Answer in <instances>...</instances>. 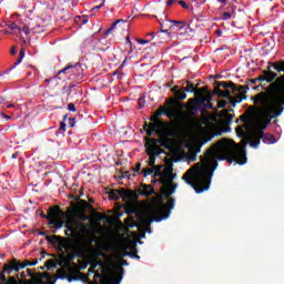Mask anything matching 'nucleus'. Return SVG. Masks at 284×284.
Returning <instances> with one entry per match:
<instances>
[{
    "label": "nucleus",
    "mask_w": 284,
    "mask_h": 284,
    "mask_svg": "<svg viewBox=\"0 0 284 284\" xmlns=\"http://www.w3.org/2000/svg\"><path fill=\"white\" fill-rule=\"evenodd\" d=\"M17 105H19L18 103H9L7 104V108L10 109V108H17Z\"/></svg>",
    "instance_id": "0e129e2a"
},
{
    "label": "nucleus",
    "mask_w": 284,
    "mask_h": 284,
    "mask_svg": "<svg viewBox=\"0 0 284 284\" xmlns=\"http://www.w3.org/2000/svg\"><path fill=\"white\" fill-rule=\"evenodd\" d=\"M8 28H10V30H19V26H17V23H10L8 24Z\"/></svg>",
    "instance_id": "6e6d98bb"
},
{
    "label": "nucleus",
    "mask_w": 284,
    "mask_h": 284,
    "mask_svg": "<svg viewBox=\"0 0 284 284\" xmlns=\"http://www.w3.org/2000/svg\"><path fill=\"white\" fill-rule=\"evenodd\" d=\"M68 110H69V112H77V106H74V103H69Z\"/></svg>",
    "instance_id": "603ef678"
},
{
    "label": "nucleus",
    "mask_w": 284,
    "mask_h": 284,
    "mask_svg": "<svg viewBox=\"0 0 284 284\" xmlns=\"http://www.w3.org/2000/svg\"><path fill=\"white\" fill-rule=\"evenodd\" d=\"M133 170L136 173L141 172V163L135 164V168Z\"/></svg>",
    "instance_id": "bf43d9fd"
},
{
    "label": "nucleus",
    "mask_w": 284,
    "mask_h": 284,
    "mask_svg": "<svg viewBox=\"0 0 284 284\" xmlns=\"http://www.w3.org/2000/svg\"><path fill=\"white\" fill-rule=\"evenodd\" d=\"M138 104L140 105V108H143L145 105V103H143V99H139Z\"/></svg>",
    "instance_id": "69168bd1"
},
{
    "label": "nucleus",
    "mask_w": 284,
    "mask_h": 284,
    "mask_svg": "<svg viewBox=\"0 0 284 284\" xmlns=\"http://www.w3.org/2000/svg\"><path fill=\"white\" fill-rule=\"evenodd\" d=\"M39 263V260H33L30 262L29 260H24L23 262L18 258L10 260L7 264L2 266V272H0V281L6 282V274L10 276L12 272H19L20 270H26V267H34Z\"/></svg>",
    "instance_id": "423d86ee"
},
{
    "label": "nucleus",
    "mask_w": 284,
    "mask_h": 284,
    "mask_svg": "<svg viewBox=\"0 0 284 284\" xmlns=\"http://www.w3.org/2000/svg\"><path fill=\"white\" fill-rule=\"evenodd\" d=\"M18 30H19V32H23L24 34H30V27H28L26 24L22 27V29L19 28Z\"/></svg>",
    "instance_id": "c03bdc74"
},
{
    "label": "nucleus",
    "mask_w": 284,
    "mask_h": 284,
    "mask_svg": "<svg viewBox=\"0 0 284 284\" xmlns=\"http://www.w3.org/2000/svg\"><path fill=\"white\" fill-rule=\"evenodd\" d=\"M120 23L122 24V26H120V28H125V24L128 23V20H123V19H118V20H115V21L112 23L111 28H109V29L104 32V36L108 37L109 34H112V32H114V28H116V26H119Z\"/></svg>",
    "instance_id": "5701e85b"
},
{
    "label": "nucleus",
    "mask_w": 284,
    "mask_h": 284,
    "mask_svg": "<svg viewBox=\"0 0 284 284\" xmlns=\"http://www.w3.org/2000/svg\"><path fill=\"white\" fill-rule=\"evenodd\" d=\"M47 241L51 245H58V251L61 252L59 255L60 261H63V250L70 248V242L65 239H63L61 235H47Z\"/></svg>",
    "instance_id": "1a4fd4ad"
},
{
    "label": "nucleus",
    "mask_w": 284,
    "mask_h": 284,
    "mask_svg": "<svg viewBox=\"0 0 284 284\" xmlns=\"http://www.w3.org/2000/svg\"><path fill=\"white\" fill-rule=\"evenodd\" d=\"M175 101H185L187 99V94H185V89H180L174 94Z\"/></svg>",
    "instance_id": "cd10ccee"
},
{
    "label": "nucleus",
    "mask_w": 284,
    "mask_h": 284,
    "mask_svg": "<svg viewBox=\"0 0 284 284\" xmlns=\"http://www.w3.org/2000/svg\"><path fill=\"white\" fill-rule=\"evenodd\" d=\"M38 283L39 284H55L57 281L52 280L49 273H38Z\"/></svg>",
    "instance_id": "412c9836"
},
{
    "label": "nucleus",
    "mask_w": 284,
    "mask_h": 284,
    "mask_svg": "<svg viewBox=\"0 0 284 284\" xmlns=\"http://www.w3.org/2000/svg\"><path fill=\"white\" fill-rule=\"evenodd\" d=\"M178 3H179V6H181L184 10L190 9V6H187V3H185V1H183V0L178 1Z\"/></svg>",
    "instance_id": "8fccbe9b"
},
{
    "label": "nucleus",
    "mask_w": 284,
    "mask_h": 284,
    "mask_svg": "<svg viewBox=\"0 0 284 284\" xmlns=\"http://www.w3.org/2000/svg\"><path fill=\"white\" fill-rule=\"evenodd\" d=\"M40 216H41V219H48V215H45V213L41 210H40Z\"/></svg>",
    "instance_id": "338daca9"
},
{
    "label": "nucleus",
    "mask_w": 284,
    "mask_h": 284,
    "mask_svg": "<svg viewBox=\"0 0 284 284\" xmlns=\"http://www.w3.org/2000/svg\"><path fill=\"white\" fill-rule=\"evenodd\" d=\"M149 128L155 132V134H161V131L165 128V122L156 121L149 123Z\"/></svg>",
    "instance_id": "393cba45"
},
{
    "label": "nucleus",
    "mask_w": 284,
    "mask_h": 284,
    "mask_svg": "<svg viewBox=\"0 0 284 284\" xmlns=\"http://www.w3.org/2000/svg\"><path fill=\"white\" fill-rule=\"evenodd\" d=\"M80 219H81V221H88V219H90L88 215H85V213H81V215H80Z\"/></svg>",
    "instance_id": "052dcab7"
},
{
    "label": "nucleus",
    "mask_w": 284,
    "mask_h": 284,
    "mask_svg": "<svg viewBox=\"0 0 284 284\" xmlns=\"http://www.w3.org/2000/svg\"><path fill=\"white\" fill-rule=\"evenodd\" d=\"M193 94H195V97H203V95H204L203 89H201V88H195Z\"/></svg>",
    "instance_id": "a18cd8bd"
},
{
    "label": "nucleus",
    "mask_w": 284,
    "mask_h": 284,
    "mask_svg": "<svg viewBox=\"0 0 284 284\" xmlns=\"http://www.w3.org/2000/svg\"><path fill=\"white\" fill-rule=\"evenodd\" d=\"M179 85H175L171 89V92H173L174 94H176V92H179Z\"/></svg>",
    "instance_id": "e2e57ef3"
},
{
    "label": "nucleus",
    "mask_w": 284,
    "mask_h": 284,
    "mask_svg": "<svg viewBox=\"0 0 284 284\" xmlns=\"http://www.w3.org/2000/svg\"><path fill=\"white\" fill-rule=\"evenodd\" d=\"M162 168H163V165H154V166H152L154 176H160V180H161L162 176H165V174H168V173H165L163 175L161 174V169Z\"/></svg>",
    "instance_id": "7c9ffc66"
},
{
    "label": "nucleus",
    "mask_w": 284,
    "mask_h": 284,
    "mask_svg": "<svg viewBox=\"0 0 284 284\" xmlns=\"http://www.w3.org/2000/svg\"><path fill=\"white\" fill-rule=\"evenodd\" d=\"M253 139H261L266 145H272V143H276V138H274V135L262 131H260L257 135H255Z\"/></svg>",
    "instance_id": "a211bd4d"
},
{
    "label": "nucleus",
    "mask_w": 284,
    "mask_h": 284,
    "mask_svg": "<svg viewBox=\"0 0 284 284\" xmlns=\"http://www.w3.org/2000/svg\"><path fill=\"white\" fill-rule=\"evenodd\" d=\"M278 74L276 72L272 71V67H267V70L263 71V74L255 78L256 81H266V83H272V81H274L273 85L276 90V92H274V94L278 93V90L276 89V81H278Z\"/></svg>",
    "instance_id": "9b49d317"
},
{
    "label": "nucleus",
    "mask_w": 284,
    "mask_h": 284,
    "mask_svg": "<svg viewBox=\"0 0 284 284\" xmlns=\"http://www.w3.org/2000/svg\"><path fill=\"white\" fill-rule=\"evenodd\" d=\"M149 125H148V122H145V124H144V130H145V132H146V136H153L154 134H156V132L155 131H153V129L152 128H149Z\"/></svg>",
    "instance_id": "f704fd0d"
},
{
    "label": "nucleus",
    "mask_w": 284,
    "mask_h": 284,
    "mask_svg": "<svg viewBox=\"0 0 284 284\" xmlns=\"http://www.w3.org/2000/svg\"><path fill=\"white\" fill-rule=\"evenodd\" d=\"M125 212H126V214H135L136 213V209L130 206V207H126Z\"/></svg>",
    "instance_id": "3c124183"
},
{
    "label": "nucleus",
    "mask_w": 284,
    "mask_h": 284,
    "mask_svg": "<svg viewBox=\"0 0 284 284\" xmlns=\"http://www.w3.org/2000/svg\"><path fill=\"white\" fill-rule=\"evenodd\" d=\"M175 200L171 197L168 200V204H163L162 202L155 203L150 209L151 217H143L141 220V225L145 227H150L152 223H161V221H165V219L170 217L172 214V210H174Z\"/></svg>",
    "instance_id": "20e7f679"
},
{
    "label": "nucleus",
    "mask_w": 284,
    "mask_h": 284,
    "mask_svg": "<svg viewBox=\"0 0 284 284\" xmlns=\"http://www.w3.org/2000/svg\"><path fill=\"white\" fill-rule=\"evenodd\" d=\"M173 105H176V100L173 98H170L166 102H164V106H160L156 111L155 114L151 116V123H156L159 120V116H168L169 119H172V111H170L168 108H173Z\"/></svg>",
    "instance_id": "6e6552de"
},
{
    "label": "nucleus",
    "mask_w": 284,
    "mask_h": 284,
    "mask_svg": "<svg viewBox=\"0 0 284 284\" xmlns=\"http://www.w3.org/2000/svg\"><path fill=\"white\" fill-rule=\"evenodd\" d=\"M217 161H227V163H236L237 165H245L247 163V155L245 148H240L234 141L220 140L211 146L201 161L189 169L182 176L186 185H191L196 194H203L210 190L212 185V178L216 168Z\"/></svg>",
    "instance_id": "f257e3e1"
},
{
    "label": "nucleus",
    "mask_w": 284,
    "mask_h": 284,
    "mask_svg": "<svg viewBox=\"0 0 284 284\" xmlns=\"http://www.w3.org/2000/svg\"><path fill=\"white\" fill-rule=\"evenodd\" d=\"M65 122H60V129L57 131V136H59V134H63V132H65Z\"/></svg>",
    "instance_id": "37998d69"
},
{
    "label": "nucleus",
    "mask_w": 284,
    "mask_h": 284,
    "mask_svg": "<svg viewBox=\"0 0 284 284\" xmlns=\"http://www.w3.org/2000/svg\"><path fill=\"white\" fill-rule=\"evenodd\" d=\"M201 89H202V94H210V93L213 92V91H211L210 88H207V87H202Z\"/></svg>",
    "instance_id": "864d4df0"
},
{
    "label": "nucleus",
    "mask_w": 284,
    "mask_h": 284,
    "mask_svg": "<svg viewBox=\"0 0 284 284\" xmlns=\"http://www.w3.org/2000/svg\"><path fill=\"white\" fill-rule=\"evenodd\" d=\"M273 68L276 70V72H284V60L274 62Z\"/></svg>",
    "instance_id": "c85d7f7f"
},
{
    "label": "nucleus",
    "mask_w": 284,
    "mask_h": 284,
    "mask_svg": "<svg viewBox=\"0 0 284 284\" xmlns=\"http://www.w3.org/2000/svg\"><path fill=\"white\" fill-rule=\"evenodd\" d=\"M232 14H234V11L233 12H230V11L223 12L221 16V19L223 21H227V20L232 19Z\"/></svg>",
    "instance_id": "e433bc0d"
},
{
    "label": "nucleus",
    "mask_w": 284,
    "mask_h": 284,
    "mask_svg": "<svg viewBox=\"0 0 284 284\" xmlns=\"http://www.w3.org/2000/svg\"><path fill=\"white\" fill-rule=\"evenodd\" d=\"M61 213V209L57 205L50 206L49 212L47 214V221H52V219H58Z\"/></svg>",
    "instance_id": "b1692460"
},
{
    "label": "nucleus",
    "mask_w": 284,
    "mask_h": 284,
    "mask_svg": "<svg viewBox=\"0 0 284 284\" xmlns=\"http://www.w3.org/2000/svg\"><path fill=\"white\" fill-rule=\"evenodd\" d=\"M143 176H150L151 174H154V169L151 166L142 170Z\"/></svg>",
    "instance_id": "58836bf2"
},
{
    "label": "nucleus",
    "mask_w": 284,
    "mask_h": 284,
    "mask_svg": "<svg viewBox=\"0 0 284 284\" xmlns=\"http://www.w3.org/2000/svg\"><path fill=\"white\" fill-rule=\"evenodd\" d=\"M203 108H205V110H213L214 104H212V102H204Z\"/></svg>",
    "instance_id": "de8ad7c7"
},
{
    "label": "nucleus",
    "mask_w": 284,
    "mask_h": 284,
    "mask_svg": "<svg viewBox=\"0 0 284 284\" xmlns=\"http://www.w3.org/2000/svg\"><path fill=\"white\" fill-rule=\"evenodd\" d=\"M125 43H128L132 50V40H130V36H126Z\"/></svg>",
    "instance_id": "680f3d73"
},
{
    "label": "nucleus",
    "mask_w": 284,
    "mask_h": 284,
    "mask_svg": "<svg viewBox=\"0 0 284 284\" xmlns=\"http://www.w3.org/2000/svg\"><path fill=\"white\" fill-rule=\"evenodd\" d=\"M26 272H27V274H26ZM26 272H22V273H20V274H17V275H16V278H18L17 281H26V278H28V277L34 278V275H33V273H32V270L27 268Z\"/></svg>",
    "instance_id": "a878e982"
},
{
    "label": "nucleus",
    "mask_w": 284,
    "mask_h": 284,
    "mask_svg": "<svg viewBox=\"0 0 284 284\" xmlns=\"http://www.w3.org/2000/svg\"><path fill=\"white\" fill-rule=\"evenodd\" d=\"M174 181V176L170 175V174H165L160 179V183L162 185H165V183H169L171 186H166L165 189V196L166 199H169V201L172 199V196H170L171 194H174V192H176V187H179V185L176 183H173ZM173 187V190H172Z\"/></svg>",
    "instance_id": "f8f14e48"
},
{
    "label": "nucleus",
    "mask_w": 284,
    "mask_h": 284,
    "mask_svg": "<svg viewBox=\"0 0 284 284\" xmlns=\"http://www.w3.org/2000/svg\"><path fill=\"white\" fill-rule=\"evenodd\" d=\"M83 203V209L87 210V207H90V205L85 202V201H82Z\"/></svg>",
    "instance_id": "774afa93"
},
{
    "label": "nucleus",
    "mask_w": 284,
    "mask_h": 284,
    "mask_svg": "<svg viewBox=\"0 0 284 284\" xmlns=\"http://www.w3.org/2000/svg\"><path fill=\"white\" fill-rule=\"evenodd\" d=\"M174 28H176V31L180 32V34H189L193 32L190 24H187L185 21H173Z\"/></svg>",
    "instance_id": "dca6fc26"
},
{
    "label": "nucleus",
    "mask_w": 284,
    "mask_h": 284,
    "mask_svg": "<svg viewBox=\"0 0 284 284\" xmlns=\"http://www.w3.org/2000/svg\"><path fill=\"white\" fill-rule=\"evenodd\" d=\"M205 105V100H200V98H191L186 104V109L189 114H191V121H193L194 125H199V122L194 119L196 114H199V110Z\"/></svg>",
    "instance_id": "0eeeda50"
},
{
    "label": "nucleus",
    "mask_w": 284,
    "mask_h": 284,
    "mask_svg": "<svg viewBox=\"0 0 284 284\" xmlns=\"http://www.w3.org/2000/svg\"><path fill=\"white\" fill-rule=\"evenodd\" d=\"M132 193L125 191V189L121 187L119 190L112 189L109 191V199L111 201H119V199H131Z\"/></svg>",
    "instance_id": "4468645a"
},
{
    "label": "nucleus",
    "mask_w": 284,
    "mask_h": 284,
    "mask_svg": "<svg viewBox=\"0 0 284 284\" xmlns=\"http://www.w3.org/2000/svg\"><path fill=\"white\" fill-rule=\"evenodd\" d=\"M245 128H247V124L236 128L237 136H240L241 139H247L251 148H254V149L258 148V145H261V139H255V141L252 140V136L245 133Z\"/></svg>",
    "instance_id": "ddd939ff"
},
{
    "label": "nucleus",
    "mask_w": 284,
    "mask_h": 284,
    "mask_svg": "<svg viewBox=\"0 0 284 284\" xmlns=\"http://www.w3.org/2000/svg\"><path fill=\"white\" fill-rule=\"evenodd\" d=\"M164 21L160 22V32L164 34H170V30H174V21L175 20H168V17H164Z\"/></svg>",
    "instance_id": "aec40b11"
},
{
    "label": "nucleus",
    "mask_w": 284,
    "mask_h": 284,
    "mask_svg": "<svg viewBox=\"0 0 284 284\" xmlns=\"http://www.w3.org/2000/svg\"><path fill=\"white\" fill-rule=\"evenodd\" d=\"M133 252H124L123 256H130V258H134L138 254L136 246H133Z\"/></svg>",
    "instance_id": "ea45409f"
},
{
    "label": "nucleus",
    "mask_w": 284,
    "mask_h": 284,
    "mask_svg": "<svg viewBox=\"0 0 284 284\" xmlns=\"http://www.w3.org/2000/svg\"><path fill=\"white\" fill-rule=\"evenodd\" d=\"M44 267H47V270H50L51 267H57V263H54V260H48L44 264Z\"/></svg>",
    "instance_id": "a19ab883"
},
{
    "label": "nucleus",
    "mask_w": 284,
    "mask_h": 284,
    "mask_svg": "<svg viewBox=\"0 0 284 284\" xmlns=\"http://www.w3.org/2000/svg\"><path fill=\"white\" fill-rule=\"evenodd\" d=\"M138 43H140L141 45H145L146 43H150V41L143 40V39H138Z\"/></svg>",
    "instance_id": "13d9d810"
},
{
    "label": "nucleus",
    "mask_w": 284,
    "mask_h": 284,
    "mask_svg": "<svg viewBox=\"0 0 284 284\" xmlns=\"http://www.w3.org/2000/svg\"><path fill=\"white\" fill-rule=\"evenodd\" d=\"M183 89L184 92H191V94H194V90H196V87H194V83L186 81V87Z\"/></svg>",
    "instance_id": "2f4dec72"
},
{
    "label": "nucleus",
    "mask_w": 284,
    "mask_h": 284,
    "mask_svg": "<svg viewBox=\"0 0 284 284\" xmlns=\"http://www.w3.org/2000/svg\"><path fill=\"white\" fill-rule=\"evenodd\" d=\"M160 148H164L165 150H170V148H172V139L161 136L160 138Z\"/></svg>",
    "instance_id": "bb28decb"
},
{
    "label": "nucleus",
    "mask_w": 284,
    "mask_h": 284,
    "mask_svg": "<svg viewBox=\"0 0 284 284\" xmlns=\"http://www.w3.org/2000/svg\"><path fill=\"white\" fill-rule=\"evenodd\" d=\"M123 267H120L119 274L115 276H109L106 278L108 284H121V281H123Z\"/></svg>",
    "instance_id": "4be33fe9"
},
{
    "label": "nucleus",
    "mask_w": 284,
    "mask_h": 284,
    "mask_svg": "<svg viewBox=\"0 0 284 284\" xmlns=\"http://www.w3.org/2000/svg\"><path fill=\"white\" fill-rule=\"evenodd\" d=\"M277 93H272L264 104L260 126L253 132V138L258 136V132L267 129L272 119H278L284 110V74L275 81Z\"/></svg>",
    "instance_id": "f03ea898"
},
{
    "label": "nucleus",
    "mask_w": 284,
    "mask_h": 284,
    "mask_svg": "<svg viewBox=\"0 0 284 284\" xmlns=\"http://www.w3.org/2000/svg\"><path fill=\"white\" fill-rule=\"evenodd\" d=\"M222 116L225 119L226 123L230 124L234 121V114L227 113V110H224V114Z\"/></svg>",
    "instance_id": "473e14b6"
},
{
    "label": "nucleus",
    "mask_w": 284,
    "mask_h": 284,
    "mask_svg": "<svg viewBox=\"0 0 284 284\" xmlns=\"http://www.w3.org/2000/svg\"><path fill=\"white\" fill-rule=\"evenodd\" d=\"M256 78L253 80H247L245 85L235 84L232 81H215L214 93L219 94V99H229L232 108H236V103H241L247 97V90L253 85H256Z\"/></svg>",
    "instance_id": "7ed1b4c3"
},
{
    "label": "nucleus",
    "mask_w": 284,
    "mask_h": 284,
    "mask_svg": "<svg viewBox=\"0 0 284 284\" xmlns=\"http://www.w3.org/2000/svg\"><path fill=\"white\" fill-rule=\"evenodd\" d=\"M23 57H26V50H21L20 51V55H19V58L16 60V62H14V67H17V65H19L20 63H21V61H23Z\"/></svg>",
    "instance_id": "c9c22d12"
},
{
    "label": "nucleus",
    "mask_w": 284,
    "mask_h": 284,
    "mask_svg": "<svg viewBox=\"0 0 284 284\" xmlns=\"http://www.w3.org/2000/svg\"><path fill=\"white\" fill-rule=\"evenodd\" d=\"M77 125V119L75 118H69V128H74Z\"/></svg>",
    "instance_id": "09e8293b"
},
{
    "label": "nucleus",
    "mask_w": 284,
    "mask_h": 284,
    "mask_svg": "<svg viewBox=\"0 0 284 284\" xmlns=\"http://www.w3.org/2000/svg\"><path fill=\"white\" fill-rule=\"evenodd\" d=\"M32 30L36 34H41V32H45V29L41 24L33 27Z\"/></svg>",
    "instance_id": "4c0bfd02"
},
{
    "label": "nucleus",
    "mask_w": 284,
    "mask_h": 284,
    "mask_svg": "<svg viewBox=\"0 0 284 284\" xmlns=\"http://www.w3.org/2000/svg\"><path fill=\"white\" fill-rule=\"evenodd\" d=\"M225 105H227V101H225V100H221L220 102H217V109L219 110L225 108Z\"/></svg>",
    "instance_id": "49530a36"
},
{
    "label": "nucleus",
    "mask_w": 284,
    "mask_h": 284,
    "mask_svg": "<svg viewBox=\"0 0 284 284\" xmlns=\"http://www.w3.org/2000/svg\"><path fill=\"white\" fill-rule=\"evenodd\" d=\"M214 94H216V97H219V93H215V92H214V89H213V92H212V93H207L206 97H204V98H199V99H200V100H204V103L212 102V97H214Z\"/></svg>",
    "instance_id": "72a5a7b5"
},
{
    "label": "nucleus",
    "mask_w": 284,
    "mask_h": 284,
    "mask_svg": "<svg viewBox=\"0 0 284 284\" xmlns=\"http://www.w3.org/2000/svg\"><path fill=\"white\" fill-rule=\"evenodd\" d=\"M93 213L95 214L98 221H105L108 216L103 215L102 213L97 212V210H93Z\"/></svg>",
    "instance_id": "79ce46f5"
},
{
    "label": "nucleus",
    "mask_w": 284,
    "mask_h": 284,
    "mask_svg": "<svg viewBox=\"0 0 284 284\" xmlns=\"http://www.w3.org/2000/svg\"><path fill=\"white\" fill-rule=\"evenodd\" d=\"M146 143L150 145L148 149V152L150 154H163V150H161V138L155 139V138H148Z\"/></svg>",
    "instance_id": "2eb2a0df"
},
{
    "label": "nucleus",
    "mask_w": 284,
    "mask_h": 284,
    "mask_svg": "<svg viewBox=\"0 0 284 284\" xmlns=\"http://www.w3.org/2000/svg\"><path fill=\"white\" fill-rule=\"evenodd\" d=\"M138 194L140 196H152V194H156L154 187L151 184H141L140 189L138 190Z\"/></svg>",
    "instance_id": "6ab92c4d"
},
{
    "label": "nucleus",
    "mask_w": 284,
    "mask_h": 284,
    "mask_svg": "<svg viewBox=\"0 0 284 284\" xmlns=\"http://www.w3.org/2000/svg\"><path fill=\"white\" fill-rule=\"evenodd\" d=\"M239 121H243L244 123H247V115H240V119L236 120V123H239Z\"/></svg>",
    "instance_id": "4d7b16f0"
},
{
    "label": "nucleus",
    "mask_w": 284,
    "mask_h": 284,
    "mask_svg": "<svg viewBox=\"0 0 284 284\" xmlns=\"http://www.w3.org/2000/svg\"><path fill=\"white\" fill-rule=\"evenodd\" d=\"M0 284H39V277L37 278V282L34 281H28V280H18L14 276L6 277V281H1Z\"/></svg>",
    "instance_id": "f3484780"
},
{
    "label": "nucleus",
    "mask_w": 284,
    "mask_h": 284,
    "mask_svg": "<svg viewBox=\"0 0 284 284\" xmlns=\"http://www.w3.org/2000/svg\"><path fill=\"white\" fill-rule=\"evenodd\" d=\"M149 152V165L150 168H154V165H156V156H159L158 154H154V153H150Z\"/></svg>",
    "instance_id": "c756f323"
},
{
    "label": "nucleus",
    "mask_w": 284,
    "mask_h": 284,
    "mask_svg": "<svg viewBox=\"0 0 284 284\" xmlns=\"http://www.w3.org/2000/svg\"><path fill=\"white\" fill-rule=\"evenodd\" d=\"M58 74H72L78 81L83 79V69L80 63L69 64L64 69L60 70Z\"/></svg>",
    "instance_id": "9d476101"
},
{
    "label": "nucleus",
    "mask_w": 284,
    "mask_h": 284,
    "mask_svg": "<svg viewBox=\"0 0 284 284\" xmlns=\"http://www.w3.org/2000/svg\"><path fill=\"white\" fill-rule=\"evenodd\" d=\"M49 225H53L55 230H61V227L67 229L65 235L72 236L73 239H79V236H83V234L88 233V229H85V224L83 222H79L74 220V217H70L69 221L65 223L58 217L51 219L49 221Z\"/></svg>",
    "instance_id": "39448f33"
},
{
    "label": "nucleus",
    "mask_w": 284,
    "mask_h": 284,
    "mask_svg": "<svg viewBox=\"0 0 284 284\" xmlns=\"http://www.w3.org/2000/svg\"><path fill=\"white\" fill-rule=\"evenodd\" d=\"M210 141H212V136H210V138H204V139H202V141H201V145H205V143H210Z\"/></svg>",
    "instance_id": "5fc2aeb1"
}]
</instances>
